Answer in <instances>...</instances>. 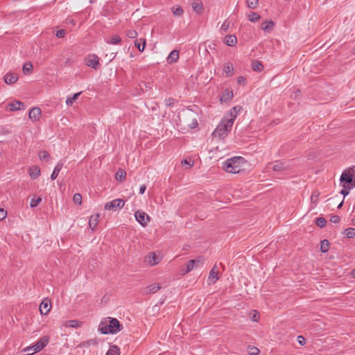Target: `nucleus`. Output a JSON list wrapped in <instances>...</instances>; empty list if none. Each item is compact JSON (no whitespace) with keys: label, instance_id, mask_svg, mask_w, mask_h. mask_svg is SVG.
I'll return each instance as SVG.
<instances>
[{"label":"nucleus","instance_id":"obj_1","mask_svg":"<svg viewBox=\"0 0 355 355\" xmlns=\"http://www.w3.org/2000/svg\"><path fill=\"white\" fill-rule=\"evenodd\" d=\"M122 329L121 324L116 318H107L103 320L98 326V330L103 334H116Z\"/></svg>","mask_w":355,"mask_h":355},{"label":"nucleus","instance_id":"obj_2","mask_svg":"<svg viewBox=\"0 0 355 355\" xmlns=\"http://www.w3.org/2000/svg\"><path fill=\"white\" fill-rule=\"evenodd\" d=\"M233 125V119L223 118L220 123L212 132L213 137L224 139L231 131Z\"/></svg>","mask_w":355,"mask_h":355},{"label":"nucleus","instance_id":"obj_3","mask_svg":"<svg viewBox=\"0 0 355 355\" xmlns=\"http://www.w3.org/2000/svg\"><path fill=\"white\" fill-rule=\"evenodd\" d=\"M243 162V158L241 157H234L228 159L223 165L224 170L230 173L236 174L241 170V164Z\"/></svg>","mask_w":355,"mask_h":355},{"label":"nucleus","instance_id":"obj_4","mask_svg":"<svg viewBox=\"0 0 355 355\" xmlns=\"http://www.w3.org/2000/svg\"><path fill=\"white\" fill-rule=\"evenodd\" d=\"M99 348V342L96 339H91L85 342H83L78 346V349H83V353H98Z\"/></svg>","mask_w":355,"mask_h":355},{"label":"nucleus","instance_id":"obj_5","mask_svg":"<svg viewBox=\"0 0 355 355\" xmlns=\"http://www.w3.org/2000/svg\"><path fill=\"white\" fill-rule=\"evenodd\" d=\"M49 337L43 336L37 342L31 347H27L23 349L24 352H29L33 349V352L32 353H28L26 355H34L35 353L40 352L42 349H44L46 345L49 343Z\"/></svg>","mask_w":355,"mask_h":355},{"label":"nucleus","instance_id":"obj_6","mask_svg":"<svg viewBox=\"0 0 355 355\" xmlns=\"http://www.w3.org/2000/svg\"><path fill=\"white\" fill-rule=\"evenodd\" d=\"M125 205V200L121 198L114 199L110 202L105 203V209L114 210L115 209H122Z\"/></svg>","mask_w":355,"mask_h":355},{"label":"nucleus","instance_id":"obj_7","mask_svg":"<svg viewBox=\"0 0 355 355\" xmlns=\"http://www.w3.org/2000/svg\"><path fill=\"white\" fill-rule=\"evenodd\" d=\"M85 64L87 66L89 67H92L94 69H97L99 65V58L95 54L89 55L85 58Z\"/></svg>","mask_w":355,"mask_h":355},{"label":"nucleus","instance_id":"obj_8","mask_svg":"<svg viewBox=\"0 0 355 355\" xmlns=\"http://www.w3.org/2000/svg\"><path fill=\"white\" fill-rule=\"evenodd\" d=\"M136 220L143 226L147 225L148 221L150 220L148 215L140 210H138L135 214Z\"/></svg>","mask_w":355,"mask_h":355},{"label":"nucleus","instance_id":"obj_9","mask_svg":"<svg viewBox=\"0 0 355 355\" xmlns=\"http://www.w3.org/2000/svg\"><path fill=\"white\" fill-rule=\"evenodd\" d=\"M204 260L200 257H198L196 259L189 260L187 264L186 272H190L196 267L202 266Z\"/></svg>","mask_w":355,"mask_h":355},{"label":"nucleus","instance_id":"obj_10","mask_svg":"<svg viewBox=\"0 0 355 355\" xmlns=\"http://www.w3.org/2000/svg\"><path fill=\"white\" fill-rule=\"evenodd\" d=\"M267 168L268 169H272L273 171H281L286 170L287 168L284 163L280 160H277L273 163H269Z\"/></svg>","mask_w":355,"mask_h":355},{"label":"nucleus","instance_id":"obj_11","mask_svg":"<svg viewBox=\"0 0 355 355\" xmlns=\"http://www.w3.org/2000/svg\"><path fill=\"white\" fill-rule=\"evenodd\" d=\"M51 308V301L48 299L42 300L40 305V311L42 315H46L49 313Z\"/></svg>","mask_w":355,"mask_h":355},{"label":"nucleus","instance_id":"obj_12","mask_svg":"<svg viewBox=\"0 0 355 355\" xmlns=\"http://www.w3.org/2000/svg\"><path fill=\"white\" fill-rule=\"evenodd\" d=\"M42 111L41 109L38 107H34L29 111V119L32 121H37L40 119V116H41Z\"/></svg>","mask_w":355,"mask_h":355},{"label":"nucleus","instance_id":"obj_13","mask_svg":"<svg viewBox=\"0 0 355 355\" xmlns=\"http://www.w3.org/2000/svg\"><path fill=\"white\" fill-rule=\"evenodd\" d=\"M145 261L150 266H155L160 261V258L155 252H150L145 259Z\"/></svg>","mask_w":355,"mask_h":355},{"label":"nucleus","instance_id":"obj_14","mask_svg":"<svg viewBox=\"0 0 355 355\" xmlns=\"http://www.w3.org/2000/svg\"><path fill=\"white\" fill-rule=\"evenodd\" d=\"M243 108L240 105L234 106L232 109H230L228 116H224L223 118H227V119H233V123L235 121V119L237 116V115L242 111Z\"/></svg>","mask_w":355,"mask_h":355},{"label":"nucleus","instance_id":"obj_15","mask_svg":"<svg viewBox=\"0 0 355 355\" xmlns=\"http://www.w3.org/2000/svg\"><path fill=\"white\" fill-rule=\"evenodd\" d=\"M340 182L343 185H349L350 186V183L353 182L352 175L346 171L343 172L340 178Z\"/></svg>","mask_w":355,"mask_h":355},{"label":"nucleus","instance_id":"obj_16","mask_svg":"<svg viewBox=\"0 0 355 355\" xmlns=\"http://www.w3.org/2000/svg\"><path fill=\"white\" fill-rule=\"evenodd\" d=\"M7 107L10 111H17L24 109V104L19 101H15L9 103Z\"/></svg>","mask_w":355,"mask_h":355},{"label":"nucleus","instance_id":"obj_17","mask_svg":"<svg viewBox=\"0 0 355 355\" xmlns=\"http://www.w3.org/2000/svg\"><path fill=\"white\" fill-rule=\"evenodd\" d=\"M161 288V286L159 284H153L144 288L143 294L148 295L153 294L157 292Z\"/></svg>","mask_w":355,"mask_h":355},{"label":"nucleus","instance_id":"obj_18","mask_svg":"<svg viewBox=\"0 0 355 355\" xmlns=\"http://www.w3.org/2000/svg\"><path fill=\"white\" fill-rule=\"evenodd\" d=\"M18 80V76L16 73H7L4 76V82L8 85H12L16 83Z\"/></svg>","mask_w":355,"mask_h":355},{"label":"nucleus","instance_id":"obj_19","mask_svg":"<svg viewBox=\"0 0 355 355\" xmlns=\"http://www.w3.org/2000/svg\"><path fill=\"white\" fill-rule=\"evenodd\" d=\"M218 272V271L216 270V266H214L209 274L208 280L209 281V284H214L219 279Z\"/></svg>","mask_w":355,"mask_h":355},{"label":"nucleus","instance_id":"obj_20","mask_svg":"<svg viewBox=\"0 0 355 355\" xmlns=\"http://www.w3.org/2000/svg\"><path fill=\"white\" fill-rule=\"evenodd\" d=\"M232 98H233L232 91L229 89H225L221 95L220 101L221 102H227V101H230Z\"/></svg>","mask_w":355,"mask_h":355},{"label":"nucleus","instance_id":"obj_21","mask_svg":"<svg viewBox=\"0 0 355 355\" xmlns=\"http://www.w3.org/2000/svg\"><path fill=\"white\" fill-rule=\"evenodd\" d=\"M192 8L198 14H200L203 12L204 8L202 2L200 0H196L192 3Z\"/></svg>","mask_w":355,"mask_h":355},{"label":"nucleus","instance_id":"obj_22","mask_svg":"<svg viewBox=\"0 0 355 355\" xmlns=\"http://www.w3.org/2000/svg\"><path fill=\"white\" fill-rule=\"evenodd\" d=\"M180 57V53L178 50H173L168 55L167 58L168 63H173L175 62Z\"/></svg>","mask_w":355,"mask_h":355},{"label":"nucleus","instance_id":"obj_23","mask_svg":"<svg viewBox=\"0 0 355 355\" xmlns=\"http://www.w3.org/2000/svg\"><path fill=\"white\" fill-rule=\"evenodd\" d=\"M234 67L230 62L224 64L223 72L226 73L227 77H230L233 75Z\"/></svg>","mask_w":355,"mask_h":355},{"label":"nucleus","instance_id":"obj_24","mask_svg":"<svg viewBox=\"0 0 355 355\" xmlns=\"http://www.w3.org/2000/svg\"><path fill=\"white\" fill-rule=\"evenodd\" d=\"M146 44V40L144 38H139L135 42V46L140 52H143L144 51Z\"/></svg>","mask_w":355,"mask_h":355},{"label":"nucleus","instance_id":"obj_25","mask_svg":"<svg viewBox=\"0 0 355 355\" xmlns=\"http://www.w3.org/2000/svg\"><path fill=\"white\" fill-rule=\"evenodd\" d=\"M40 175V169L37 166H32L29 168V175L33 179H36Z\"/></svg>","mask_w":355,"mask_h":355},{"label":"nucleus","instance_id":"obj_26","mask_svg":"<svg viewBox=\"0 0 355 355\" xmlns=\"http://www.w3.org/2000/svg\"><path fill=\"white\" fill-rule=\"evenodd\" d=\"M98 218H99V214H96L94 216H91L89 221V227L92 230H94L96 227L97 226V225L98 223Z\"/></svg>","mask_w":355,"mask_h":355},{"label":"nucleus","instance_id":"obj_27","mask_svg":"<svg viewBox=\"0 0 355 355\" xmlns=\"http://www.w3.org/2000/svg\"><path fill=\"white\" fill-rule=\"evenodd\" d=\"M237 42L236 37L234 35H227L225 38V43L230 46H234L236 45Z\"/></svg>","mask_w":355,"mask_h":355},{"label":"nucleus","instance_id":"obj_28","mask_svg":"<svg viewBox=\"0 0 355 355\" xmlns=\"http://www.w3.org/2000/svg\"><path fill=\"white\" fill-rule=\"evenodd\" d=\"M252 69L254 71L261 72L263 69V64L258 60H253L252 62Z\"/></svg>","mask_w":355,"mask_h":355},{"label":"nucleus","instance_id":"obj_29","mask_svg":"<svg viewBox=\"0 0 355 355\" xmlns=\"http://www.w3.org/2000/svg\"><path fill=\"white\" fill-rule=\"evenodd\" d=\"M120 354V348L117 345H112L110 347L105 355H119Z\"/></svg>","mask_w":355,"mask_h":355},{"label":"nucleus","instance_id":"obj_30","mask_svg":"<svg viewBox=\"0 0 355 355\" xmlns=\"http://www.w3.org/2000/svg\"><path fill=\"white\" fill-rule=\"evenodd\" d=\"M62 164L61 163H58L54 168L53 171V173H51V178L52 180H54L57 178V177L58 176V174L60 171V170L62 169Z\"/></svg>","mask_w":355,"mask_h":355},{"label":"nucleus","instance_id":"obj_31","mask_svg":"<svg viewBox=\"0 0 355 355\" xmlns=\"http://www.w3.org/2000/svg\"><path fill=\"white\" fill-rule=\"evenodd\" d=\"M81 92L74 94L71 97H67L66 100V104L68 106H71L73 105V102L78 99V98L81 94Z\"/></svg>","mask_w":355,"mask_h":355},{"label":"nucleus","instance_id":"obj_32","mask_svg":"<svg viewBox=\"0 0 355 355\" xmlns=\"http://www.w3.org/2000/svg\"><path fill=\"white\" fill-rule=\"evenodd\" d=\"M329 250V242L327 239H324L320 242V250L322 252H327Z\"/></svg>","mask_w":355,"mask_h":355},{"label":"nucleus","instance_id":"obj_33","mask_svg":"<svg viewBox=\"0 0 355 355\" xmlns=\"http://www.w3.org/2000/svg\"><path fill=\"white\" fill-rule=\"evenodd\" d=\"M83 322L78 320H68L65 325L69 327L78 328L82 325Z\"/></svg>","mask_w":355,"mask_h":355},{"label":"nucleus","instance_id":"obj_34","mask_svg":"<svg viewBox=\"0 0 355 355\" xmlns=\"http://www.w3.org/2000/svg\"><path fill=\"white\" fill-rule=\"evenodd\" d=\"M274 26L275 23L272 21H268L263 23L261 28L264 31H270L272 29Z\"/></svg>","mask_w":355,"mask_h":355},{"label":"nucleus","instance_id":"obj_35","mask_svg":"<svg viewBox=\"0 0 355 355\" xmlns=\"http://www.w3.org/2000/svg\"><path fill=\"white\" fill-rule=\"evenodd\" d=\"M22 69L24 74H29L33 70V64L30 62H26Z\"/></svg>","mask_w":355,"mask_h":355},{"label":"nucleus","instance_id":"obj_36","mask_svg":"<svg viewBox=\"0 0 355 355\" xmlns=\"http://www.w3.org/2000/svg\"><path fill=\"white\" fill-rule=\"evenodd\" d=\"M172 12L175 16L180 17L183 15L184 10L180 6H176L173 7Z\"/></svg>","mask_w":355,"mask_h":355},{"label":"nucleus","instance_id":"obj_37","mask_svg":"<svg viewBox=\"0 0 355 355\" xmlns=\"http://www.w3.org/2000/svg\"><path fill=\"white\" fill-rule=\"evenodd\" d=\"M121 39L119 35H113L111 37L110 40L107 41V44H118L121 42Z\"/></svg>","mask_w":355,"mask_h":355},{"label":"nucleus","instance_id":"obj_38","mask_svg":"<svg viewBox=\"0 0 355 355\" xmlns=\"http://www.w3.org/2000/svg\"><path fill=\"white\" fill-rule=\"evenodd\" d=\"M125 175H126V173H125V171L119 169V170H118V171L116 173V179L118 181L121 182L123 180H125Z\"/></svg>","mask_w":355,"mask_h":355},{"label":"nucleus","instance_id":"obj_39","mask_svg":"<svg viewBox=\"0 0 355 355\" xmlns=\"http://www.w3.org/2000/svg\"><path fill=\"white\" fill-rule=\"evenodd\" d=\"M344 234L349 239L354 238L355 236V229L352 227L347 228L345 230Z\"/></svg>","mask_w":355,"mask_h":355},{"label":"nucleus","instance_id":"obj_40","mask_svg":"<svg viewBox=\"0 0 355 355\" xmlns=\"http://www.w3.org/2000/svg\"><path fill=\"white\" fill-rule=\"evenodd\" d=\"M248 352L249 355H259L260 350L254 346H248Z\"/></svg>","mask_w":355,"mask_h":355},{"label":"nucleus","instance_id":"obj_41","mask_svg":"<svg viewBox=\"0 0 355 355\" xmlns=\"http://www.w3.org/2000/svg\"><path fill=\"white\" fill-rule=\"evenodd\" d=\"M260 19V15L254 12H251L248 15V19L252 22H256Z\"/></svg>","mask_w":355,"mask_h":355},{"label":"nucleus","instance_id":"obj_42","mask_svg":"<svg viewBox=\"0 0 355 355\" xmlns=\"http://www.w3.org/2000/svg\"><path fill=\"white\" fill-rule=\"evenodd\" d=\"M125 35L128 37L134 39L136 38L138 35L137 32L134 29H129L125 31Z\"/></svg>","mask_w":355,"mask_h":355},{"label":"nucleus","instance_id":"obj_43","mask_svg":"<svg viewBox=\"0 0 355 355\" xmlns=\"http://www.w3.org/2000/svg\"><path fill=\"white\" fill-rule=\"evenodd\" d=\"M247 6L251 9H254L259 4L258 0H246Z\"/></svg>","mask_w":355,"mask_h":355},{"label":"nucleus","instance_id":"obj_44","mask_svg":"<svg viewBox=\"0 0 355 355\" xmlns=\"http://www.w3.org/2000/svg\"><path fill=\"white\" fill-rule=\"evenodd\" d=\"M39 157L41 160L48 161L50 155L46 150H42L39 153Z\"/></svg>","mask_w":355,"mask_h":355},{"label":"nucleus","instance_id":"obj_45","mask_svg":"<svg viewBox=\"0 0 355 355\" xmlns=\"http://www.w3.org/2000/svg\"><path fill=\"white\" fill-rule=\"evenodd\" d=\"M41 201L42 198L40 197L32 198L30 203L31 207H36L41 202Z\"/></svg>","mask_w":355,"mask_h":355},{"label":"nucleus","instance_id":"obj_46","mask_svg":"<svg viewBox=\"0 0 355 355\" xmlns=\"http://www.w3.org/2000/svg\"><path fill=\"white\" fill-rule=\"evenodd\" d=\"M326 223H327V220L324 218L323 217H319L316 219L315 220V224L319 227H324L325 225H326Z\"/></svg>","mask_w":355,"mask_h":355},{"label":"nucleus","instance_id":"obj_47","mask_svg":"<svg viewBox=\"0 0 355 355\" xmlns=\"http://www.w3.org/2000/svg\"><path fill=\"white\" fill-rule=\"evenodd\" d=\"M73 200L75 203L80 205L82 203V196L80 193H75Z\"/></svg>","mask_w":355,"mask_h":355},{"label":"nucleus","instance_id":"obj_48","mask_svg":"<svg viewBox=\"0 0 355 355\" xmlns=\"http://www.w3.org/2000/svg\"><path fill=\"white\" fill-rule=\"evenodd\" d=\"M343 189L340 191V193L345 196L349 194V191L351 189L349 185H343Z\"/></svg>","mask_w":355,"mask_h":355},{"label":"nucleus","instance_id":"obj_49","mask_svg":"<svg viewBox=\"0 0 355 355\" xmlns=\"http://www.w3.org/2000/svg\"><path fill=\"white\" fill-rule=\"evenodd\" d=\"M340 220V218L338 215H334L331 217L330 221L333 223H338Z\"/></svg>","mask_w":355,"mask_h":355},{"label":"nucleus","instance_id":"obj_50","mask_svg":"<svg viewBox=\"0 0 355 355\" xmlns=\"http://www.w3.org/2000/svg\"><path fill=\"white\" fill-rule=\"evenodd\" d=\"M55 35L58 38H62L65 35V31L64 29H60L56 32Z\"/></svg>","mask_w":355,"mask_h":355},{"label":"nucleus","instance_id":"obj_51","mask_svg":"<svg viewBox=\"0 0 355 355\" xmlns=\"http://www.w3.org/2000/svg\"><path fill=\"white\" fill-rule=\"evenodd\" d=\"M175 100L172 98H168L165 100V105L166 107H170L173 105Z\"/></svg>","mask_w":355,"mask_h":355},{"label":"nucleus","instance_id":"obj_52","mask_svg":"<svg viewBox=\"0 0 355 355\" xmlns=\"http://www.w3.org/2000/svg\"><path fill=\"white\" fill-rule=\"evenodd\" d=\"M297 340L300 345H304L306 343V339L302 336H298L297 337Z\"/></svg>","mask_w":355,"mask_h":355},{"label":"nucleus","instance_id":"obj_53","mask_svg":"<svg viewBox=\"0 0 355 355\" xmlns=\"http://www.w3.org/2000/svg\"><path fill=\"white\" fill-rule=\"evenodd\" d=\"M229 26H230V22L227 21H225L223 22V24H222L220 29L226 31L229 28Z\"/></svg>","mask_w":355,"mask_h":355},{"label":"nucleus","instance_id":"obj_54","mask_svg":"<svg viewBox=\"0 0 355 355\" xmlns=\"http://www.w3.org/2000/svg\"><path fill=\"white\" fill-rule=\"evenodd\" d=\"M6 215H7L6 211L4 210L3 209L0 208V221L3 220L6 217Z\"/></svg>","mask_w":355,"mask_h":355},{"label":"nucleus","instance_id":"obj_55","mask_svg":"<svg viewBox=\"0 0 355 355\" xmlns=\"http://www.w3.org/2000/svg\"><path fill=\"white\" fill-rule=\"evenodd\" d=\"M245 78L243 76H239L237 78V83L239 85H244Z\"/></svg>","mask_w":355,"mask_h":355},{"label":"nucleus","instance_id":"obj_56","mask_svg":"<svg viewBox=\"0 0 355 355\" xmlns=\"http://www.w3.org/2000/svg\"><path fill=\"white\" fill-rule=\"evenodd\" d=\"M146 189V187L145 184H142L141 186H140V188H139V193L140 194H144L145 191Z\"/></svg>","mask_w":355,"mask_h":355},{"label":"nucleus","instance_id":"obj_57","mask_svg":"<svg viewBox=\"0 0 355 355\" xmlns=\"http://www.w3.org/2000/svg\"><path fill=\"white\" fill-rule=\"evenodd\" d=\"M182 164L188 165L189 166H191L193 165V163L191 162V161H188L187 159H184L182 161Z\"/></svg>","mask_w":355,"mask_h":355},{"label":"nucleus","instance_id":"obj_58","mask_svg":"<svg viewBox=\"0 0 355 355\" xmlns=\"http://www.w3.org/2000/svg\"><path fill=\"white\" fill-rule=\"evenodd\" d=\"M318 195H317V196H315V195H313H313L311 196V201H312V202H316V201H317V200H318Z\"/></svg>","mask_w":355,"mask_h":355},{"label":"nucleus","instance_id":"obj_59","mask_svg":"<svg viewBox=\"0 0 355 355\" xmlns=\"http://www.w3.org/2000/svg\"><path fill=\"white\" fill-rule=\"evenodd\" d=\"M67 24H71L72 25L75 24V21L73 19H67Z\"/></svg>","mask_w":355,"mask_h":355},{"label":"nucleus","instance_id":"obj_60","mask_svg":"<svg viewBox=\"0 0 355 355\" xmlns=\"http://www.w3.org/2000/svg\"><path fill=\"white\" fill-rule=\"evenodd\" d=\"M258 314V312L256 311H254L253 316L252 317V320L254 321H257V315Z\"/></svg>","mask_w":355,"mask_h":355},{"label":"nucleus","instance_id":"obj_61","mask_svg":"<svg viewBox=\"0 0 355 355\" xmlns=\"http://www.w3.org/2000/svg\"><path fill=\"white\" fill-rule=\"evenodd\" d=\"M350 187L351 189L355 187V180H353L352 183H350Z\"/></svg>","mask_w":355,"mask_h":355},{"label":"nucleus","instance_id":"obj_62","mask_svg":"<svg viewBox=\"0 0 355 355\" xmlns=\"http://www.w3.org/2000/svg\"><path fill=\"white\" fill-rule=\"evenodd\" d=\"M343 205V200L338 205V208L340 209Z\"/></svg>","mask_w":355,"mask_h":355},{"label":"nucleus","instance_id":"obj_63","mask_svg":"<svg viewBox=\"0 0 355 355\" xmlns=\"http://www.w3.org/2000/svg\"><path fill=\"white\" fill-rule=\"evenodd\" d=\"M352 276L355 278V268L352 272Z\"/></svg>","mask_w":355,"mask_h":355}]
</instances>
